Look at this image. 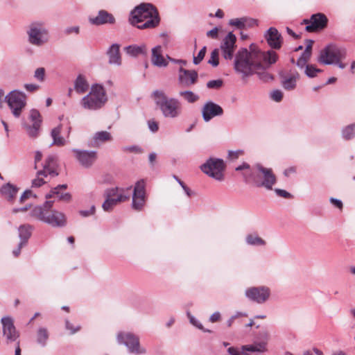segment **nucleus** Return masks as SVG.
<instances>
[{"label": "nucleus", "mask_w": 355, "mask_h": 355, "mask_svg": "<svg viewBox=\"0 0 355 355\" xmlns=\"http://www.w3.org/2000/svg\"><path fill=\"white\" fill-rule=\"evenodd\" d=\"M277 54L273 51H261L256 45L252 44L249 49L240 50L235 58L234 69L244 77L259 73L277 60Z\"/></svg>", "instance_id": "nucleus-1"}, {"label": "nucleus", "mask_w": 355, "mask_h": 355, "mask_svg": "<svg viewBox=\"0 0 355 355\" xmlns=\"http://www.w3.org/2000/svg\"><path fill=\"white\" fill-rule=\"evenodd\" d=\"M66 189V184L55 187L50 193L46 195V197L48 200L42 207L37 206L31 210V216L54 227L64 226L67 222L66 216L62 212L52 210L53 202L49 200V199L53 198L69 202L71 200V195L69 193H63V191Z\"/></svg>", "instance_id": "nucleus-2"}, {"label": "nucleus", "mask_w": 355, "mask_h": 355, "mask_svg": "<svg viewBox=\"0 0 355 355\" xmlns=\"http://www.w3.org/2000/svg\"><path fill=\"white\" fill-rule=\"evenodd\" d=\"M236 170H243V175L245 181L253 183L258 187H264L268 189H272V186L276 182V178L272 169L264 168L260 164L250 168L248 164H243L236 167Z\"/></svg>", "instance_id": "nucleus-3"}, {"label": "nucleus", "mask_w": 355, "mask_h": 355, "mask_svg": "<svg viewBox=\"0 0 355 355\" xmlns=\"http://www.w3.org/2000/svg\"><path fill=\"white\" fill-rule=\"evenodd\" d=\"M130 21L140 29L151 28L158 25L159 18L155 7L149 3H143L131 12Z\"/></svg>", "instance_id": "nucleus-4"}, {"label": "nucleus", "mask_w": 355, "mask_h": 355, "mask_svg": "<svg viewBox=\"0 0 355 355\" xmlns=\"http://www.w3.org/2000/svg\"><path fill=\"white\" fill-rule=\"evenodd\" d=\"M107 101L104 87L96 84L92 86L89 93L80 100V105L85 110H96L104 106Z\"/></svg>", "instance_id": "nucleus-5"}, {"label": "nucleus", "mask_w": 355, "mask_h": 355, "mask_svg": "<svg viewBox=\"0 0 355 355\" xmlns=\"http://www.w3.org/2000/svg\"><path fill=\"white\" fill-rule=\"evenodd\" d=\"M154 96L157 105L165 117L176 118L180 115L182 105L178 99L168 98L161 91H156L154 93Z\"/></svg>", "instance_id": "nucleus-6"}, {"label": "nucleus", "mask_w": 355, "mask_h": 355, "mask_svg": "<svg viewBox=\"0 0 355 355\" xmlns=\"http://www.w3.org/2000/svg\"><path fill=\"white\" fill-rule=\"evenodd\" d=\"M270 340V334L267 331L259 333L257 340L251 345H243L240 349L230 347L227 352L231 355H254L253 353H263L268 351V343Z\"/></svg>", "instance_id": "nucleus-7"}, {"label": "nucleus", "mask_w": 355, "mask_h": 355, "mask_svg": "<svg viewBox=\"0 0 355 355\" xmlns=\"http://www.w3.org/2000/svg\"><path fill=\"white\" fill-rule=\"evenodd\" d=\"M131 195L130 189L112 188L105 191V200L102 207L105 211H110L118 204L128 200Z\"/></svg>", "instance_id": "nucleus-8"}, {"label": "nucleus", "mask_w": 355, "mask_h": 355, "mask_svg": "<svg viewBox=\"0 0 355 355\" xmlns=\"http://www.w3.org/2000/svg\"><path fill=\"white\" fill-rule=\"evenodd\" d=\"M26 95L19 90H13L6 96L5 101L15 117L21 116L26 105Z\"/></svg>", "instance_id": "nucleus-9"}, {"label": "nucleus", "mask_w": 355, "mask_h": 355, "mask_svg": "<svg viewBox=\"0 0 355 355\" xmlns=\"http://www.w3.org/2000/svg\"><path fill=\"white\" fill-rule=\"evenodd\" d=\"M201 170L210 177L217 180H223L225 164L222 159L210 158L201 166Z\"/></svg>", "instance_id": "nucleus-10"}, {"label": "nucleus", "mask_w": 355, "mask_h": 355, "mask_svg": "<svg viewBox=\"0 0 355 355\" xmlns=\"http://www.w3.org/2000/svg\"><path fill=\"white\" fill-rule=\"evenodd\" d=\"M57 162L55 157L49 156L46 159L45 164L43 167V170L37 172V178L33 181V186L39 187L46 183V181L43 180V177L46 178L48 175L54 177L58 175L56 171Z\"/></svg>", "instance_id": "nucleus-11"}, {"label": "nucleus", "mask_w": 355, "mask_h": 355, "mask_svg": "<svg viewBox=\"0 0 355 355\" xmlns=\"http://www.w3.org/2000/svg\"><path fill=\"white\" fill-rule=\"evenodd\" d=\"M345 56V52L343 49L329 45L321 51L319 61L327 64L338 63Z\"/></svg>", "instance_id": "nucleus-12"}, {"label": "nucleus", "mask_w": 355, "mask_h": 355, "mask_svg": "<svg viewBox=\"0 0 355 355\" xmlns=\"http://www.w3.org/2000/svg\"><path fill=\"white\" fill-rule=\"evenodd\" d=\"M29 41L32 44L40 46L48 41L46 30L41 24H32L28 31Z\"/></svg>", "instance_id": "nucleus-13"}, {"label": "nucleus", "mask_w": 355, "mask_h": 355, "mask_svg": "<svg viewBox=\"0 0 355 355\" xmlns=\"http://www.w3.org/2000/svg\"><path fill=\"white\" fill-rule=\"evenodd\" d=\"M117 338L119 343H124L130 352L137 354L145 352V350L139 347V338L135 335L121 332L118 334Z\"/></svg>", "instance_id": "nucleus-14"}, {"label": "nucleus", "mask_w": 355, "mask_h": 355, "mask_svg": "<svg viewBox=\"0 0 355 355\" xmlns=\"http://www.w3.org/2000/svg\"><path fill=\"white\" fill-rule=\"evenodd\" d=\"M245 295L250 300L261 304L268 299L270 290L265 286L251 287L246 290Z\"/></svg>", "instance_id": "nucleus-15"}, {"label": "nucleus", "mask_w": 355, "mask_h": 355, "mask_svg": "<svg viewBox=\"0 0 355 355\" xmlns=\"http://www.w3.org/2000/svg\"><path fill=\"white\" fill-rule=\"evenodd\" d=\"M145 182L143 180L136 183L132 198V206L136 210H141L146 201Z\"/></svg>", "instance_id": "nucleus-16"}, {"label": "nucleus", "mask_w": 355, "mask_h": 355, "mask_svg": "<svg viewBox=\"0 0 355 355\" xmlns=\"http://www.w3.org/2000/svg\"><path fill=\"white\" fill-rule=\"evenodd\" d=\"M236 41V36L232 33H229L223 39L220 49L225 59L231 60L233 58Z\"/></svg>", "instance_id": "nucleus-17"}, {"label": "nucleus", "mask_w": 355, "mask_h": 355, "mask_svg": "<svg viewBox=\"0 0 355 355\" xmlns=\"http://www.w3.org/2000/svg\"><path fill=\"white\" fill-rule=\"evenodd\" d=\"M3 325V336L6 338L7 343L15 341L19 338V333L17 331L12 318L9 317L1 319Z\"/></svg>", "instance_id": "nucleus-18"}, {"label": "nucleus", "mask_w": 355, "mask_h": 355, "mask_svg": "<svg viewBox=\"0 0 355 355\" xmlns=\"http://www.w3.org/2000/svg\"><path fill=\"white\" fill-rule=\"evenodd\" d=\"M198 79V74L194 70H187L180 68L178 80L182 87H189L196 84Z\"/></svg>", "instance_id": "nucleus-19"}, {"label": "nucleus", "mask_w": 355, "mask_h": 355, "mask_svg": "<svg viewBox=\"0 0 355 355\" xmlns=\"http://www.w3.org/2000/svg\"><path fill=\"white\" fill-rule=\"evenodd\" d=\"M304 23L308 32H314L324 28L327 26V19L324 15L318 13L313 15L309 21L304 20Z\"/></svg>", "instance_id": "nucleus-20"}, {"label": "nucleus", "mask_w": 355, "mask_h": 355, "mask_svg": "<svg viewBox=\"0 0 355 355\" xmlns=\"http://www.w3.org/2000/svg\"><path fill=\"white\" fill-rule=\"evenodd\" d=\"M30 119L33 122L31 126L27 128L28 134L31 137H36L39 135L40 125L42 123V116L38 110H32L30 112Z\"/></svg>", "instance_id": "nucleus-21"}, {"label": "nucleus", "mask_w": 355, "mask_h": 355, "mask_svg": "<svg viewBox=\"0 0 355 355\" xmlns=\"http://www.w3.org/2000/svg\"><path fill=\"white\" fill-rule=\"evenodd\" d=\"M202 116L205 121H210L212 118L216 116H220L223 114V108L212 102L206 103L202 108Z\"/></svg>", "instance_id": "nucleus-22"}, {"label": "nucleus", "mask_w": 355, "mask_h": 355, "mask_svg": "<svg viewBox=\"0 0 355 355\" xmlns=\"http://www.w3.org/2000/svg\"><path fill=\"white\" fill-rule=\"evenodd\" d=\"M76 157L79 162L84 166H91L96 159V153L94 151H81L73 150Z\"/></svg>", "instance_id": "nucleus-23"}, {"label": "nucleus", "mask_w": 355, "mask_h": 355, "mask_svg": "<svg viewBox=\"0 0 355 355\" xmlns=\"http://www.w3.org/2000/svg\"><path fill=\"white\" fill-rule=\"evenodd\" d=\"M268 45L275 49L282 46V37L278 31L275 28H270L265 35Z\"/></svg>", "instance_id": "nucleus-24"}, {"label": "nucleus", "mask_w": 355, "mask_h": 355, "mask_svg": "<svg viewBox=\"0 0 355 355\" xmlns=\"http://www.w3.org/2000/svg\"><path fill=\"white\" fill-rule=\"evenodd\" d=\"M89 21L94 25H101L109 23L112 24L114 21V17L105 10H101L98 16L95 17H89Z\"/></svg>", "instance_id": "nucleus-25"}, {"label": "nucleus", "mask_w": 355, "mask_h": 355, "mask_svg": "<svg viewBox=\"0 0 355 355\" xmlns=\"http://www.w3.org/2000/svg\"><path fill=\"white\" fill-rule=\"evenodd\" d=\"M151 60L157 67H166L168 64L167 59L162 55L161 46H157L152 49Z\"/></svg>", "instance_id": "nucleus-26"}, {"label": "nucleus", "mask_w": 355, "mask_h": 355, "mask_svg": "<svg viewBox=\"0 0 355 355\" xmlns=\"http://www.w3.org/2000/svg\"><path fill=\"white\" fill-rule=\"evenodd\" d=\"M299 79L297 73H290L285 76L282 80L283 87L286 90H293L296 87V83Z\"/></svg>", "instance_id": "nucleus-27"}, {"label": "nucleus", "mask_w": 355, "mask_h": 355, "mask_svg": "<svg viewBox=\"0 0 355 355\" xmlns=\"http://www.w3.org/2000/svg\"><path fill=\"white\" fill-rule=\"evenodd\" d=\"M89 85L86 78L83 75H79L75 80L74 89L76 92L82 94L88 91Z\"/></svg>", "instance_id": "nucleus-28"}, {"label": "nucleus", "mask_w": 355, "mask_h": 355, "mask_svg": "<svg viewBox=\"0 0 355 355\" xmlns=\"http://www.w3.org/2000/svg\"><path fill=\"white\" fill-rule=\"evenodd\" d=\"M109 61L111 64L120 65L121 64V58L119 53V46L113 44L108 51Z\"/></svg>", "instance_id": "nucleus-29"}, {"label": "nucleus", "mask_w": 355, "mask_h": 355, "mask_svg": "<svg viewBox=\"0 0 355 355\" xmlns=\"http://www.w3.org/2000/svg\"><path fill=\"white\" fill-rule=\"evenodd\" d=\"M112 140V137L111 134L107 131L97 132L93 137V143L94 146H99L103 143Z\"/></svg>", "instance_id": "nucleus-30"}, {"label": "nucleus", "mask_w": 355, "mask_h": 355, "mask_svg": "<svg viewBox=\"0 0 355 355\" xmlns=\"http://www.w3.org/2000/svg\"><path fill=\"white\" fill-rule=\"evenodd\" d=\"M17 189L10 184H7L1 187V192L2 195L10 201H12L17 193Z\"/></svg>", "instance_id": "nucleus-31"}, {"label": "nucleus", "mask_w": 355, "mask_h": 355, "mask_svg": "<svg viewBox=\"0 0 355 355\" xmlns=\"http://www.w3.org/2000/svg\"><path fill=\"white\" fill-rule=\"evenodd\" d=\"M125 52L132 56H137L141 54H146L147 49L146 45L137 46L130 45L125 48Z\"/></svg>", "instance_id": "nucleus-32"}, {"label": "nucleus", "mask_w": 355, "mask_h": 355, "mask_svg": "<svg viewBox=\"0 0 355 355\" xmlns=\"http://www.w3.org/2000/svg\"><path fill=\"white\" fill-rule=\"evenodd\" d=\"M62 129V125H60L53 129L51 132V136L53 139L54 144L59 146H64L66 144L65 139L63 137H60Z\"/></svg>", "instance_id": "nucleus-33"}, {"label": "nucleus", "mask_w": 355, "mask_h": 355, "mask_svg": "<svg viewBox=\"0 0 355 355\" xmlns=\"http://www.w3.org/2000/svg\"><path fill=\"white\" fill-rule=\"evenodd\" d=\"M19 234L21 238L20 245H24L31 234V227L26 225H21L19 228Z\"/></svg>", "instance_id": "nucleus-34"}, {"label": "nucleus", "mask_w": 355, "mask_h": 355, "mask_svg": "<svg viewBox=\"0 0 355 355\" xmlns=\"http://www.w3.org/2000/svg\"><path fill=\"white\" fill-rule=\"evenodd\" d=\"M49 338V332L45 328H40L37 332V342L42 346H45Z\"/></svg>", "instance_id": "nucleus-35"}, {"label": "nucleus", "mask_w": 355, "mask_h": 355, "mask_svg": "<svg viewBox=\"0 0 355 355\" xmlns=\"http://www.w3.org/2000/svg\"><path fill=\"white\" fill-rule=\"evenodd\" d=\"M180 96L190 103H195L199 99V96L190 91L180 92Z\"/></svg>", "instance_id": "nucleus-36"}, {"label": "nucleus", "mask_w": 355, "mask_h": 355, "mask_svg": "<svg viewBox=\"0 0 355 355\" xmlns=\"http://www.w3.org/2000/svg\"><path fill=\"white\" fill-rule=\"evenodd\" d=\"M246 241L250 245H263L265 241L257 234H249L246 237Z\"/></svg>", "instance_id": "nucleus-37"}, {"label": "nucleus", "mask_w": 355, "mask_h": 355, "mask_svg": "<svg viewBox=\"0 0 355 355\" xmlns=\"http://www.w3.org/2000/svg\"><path fill=\"white\" fill-rule=\"evenodd\" d=\"M313 44V41L311 40H306L305 42V50L300 58H304L306 61H309L311 55V50Z\"/></svg>", "instance_id": "nucleus-38"}, {"label": "nucleus", "mask_w": 355, "mask_h": 355, "mask_svg": "<svg viewBox=\"0 0 355 355\" xmlns=\"http://www.w3.org/2000/svg\"><path fill=\"white\" fill-rule=\"evenodd\" d=\"M355 135V123L348 125L343 131V138L350 139Z\"/></svg>", "instance_id": "nucleus-39"}, {"label": "nucleus", "mask_w": 355, "mask_h": 355, "mask_svg": "<svg viewBox=\"0 0 355 355\" xmlns=\"http://www.w3.org/2000/svg\"><path fill=\"white\" fill-rule=\"evenodd\" d=\"M320 72H321V70L312 64H307L306 67L305 73L310 78L315 77L317 73Z\"/></svg>", "instance_id": "nucleus-40"}, {"label": "nucleus", "mask_w": 355, "mask_h": 355, "mask_svg": "<svg viewBox=\"0 0 355 355\" xmlns=\"http://www.w3.org/2000/svg\"><path fill=\"white\" fill-rule=\"evenodd\" d=\"M218 56H219V50L218 49H214L211 53L210 58L208 62L214 67H217L218 65Z\"/></svg>", "instance_id": "nucleus-41"}, {"label": "nucleus", "mask_w": 355, "mask_h": 355, "mask_svg": "<svg viewBox=\"0 0 355 355\" xmlns=\"http://www.w3.org/2000/svg\"><path fill=\"white\" fill-rule=\"evenodd\" d=\"M245 20L244 17L232 19L230 21L231 26H236L239 28H244Z\"/></svg>", "instance_id": "nucleus-42"}, {"label": "nucleus", "mask_w": 355, "mask_h": 355, "mask_svg": "<svg viewBox=\"0 0 355 355\" xmlns=\"http://www.w3.org/2000/svg\"><path fill=\"white\" fill-rule=\"evenodd\" d=\"M34 77L39 81H44L45 78V69L43 67L37 68L34 74Z\"/></svg>", "instance_id": "nucleus-43"}, {"label": "nucleus", "mask_w": 355, "mask_h": 355, "mask_svg": "<svg viewBox=\"0 0 355 355\" xmlns=\"http://www.w3.org/2000/svg\"><path fill=\"white\" fill-rule=\"evenodd\" d=\"M223 85L222 80H214L207 83V86L209 89H219Z\"/></svg>", "instance_id": "nucleus-44"}, {"label": "nucleus", "mask_w": 355, "mask_h": 355, "mask_svg": "<svg viewBox=\"0 0 355 355\" xmlns=\"http://www.w3.org/2000/svg\"><path fill=\"white\" fill-rule=\"evenodd\" d=\"M207 48L204 46L198 53L197 56L193 58V62L196 64H199L204 58L206 53Z\"/></svg>", "instance_id": "nucleus-45"}, {"label": "nucleus", "mask_w": 355, "mask_h": 355, "mask_svg": "<svg viewBox=\"0 0 355 355\" xmlns=\"http://www.w3.org/2000/svg\"><path fill=\"white\" fill-rule=\"evenodd\" d=\"M270 96L273 101L279 102L283 98V93L280 90H275L271 93Z\"/></svg>", "instance_id": "nucleus-46"}, {"label": "nucleus", "mask_w": 355, "mask_h": 355, "mask_svg": "<svg viewBox=\"0 0 355 355\" xmlns=\"http://www.w3.org/2000/svg\"><path fill=\"white\" fill-rule=\"evenodd\" d=\"M31 198H35V196L33 194V192L31 191L27 190L21 196L20 198V202L21 203L25 202L26 200L30 199Z\"/></svg>", "instance_id": "nucleus-47"}, {"label": "nucleus", "mask_w": 355, "mask_h": 355, "mask_svg": "<svg viewBox=\"0 0 355 355\" xmlns=\"http://www.w3.org/2000/svg\"><path fill=\"white\" fill-rule=\"evenodd\" d=\"M245 24H244V28H249V27H253L257 25V20L252 19V18H248L244 17Z\"/></svg>", "instance_id": "nucleus-48"}, {"label": "nucleus", "mask_w": 355, "mask_h": 355, "mask_svg": "<svg viewBox=\"0 0 355 355\" xmlns=\"http://www.w3.org/2000/svg\"><path fill=\"white\" fill-rule=\"evenodd\" d=\"M148 125L149 129L153 132H157L159 129L158 123L156 121H155L154 119L149 120L148 121Z\"/></svg>", "instance_id": "nucleus-49"}, {"label": "nucleus", "mask_w": 355, "mask_h": 355, "mask_svg": "<svg viewBox=\"0 0 355 355\" xmlns=\"http://www.w3.org/2000/svg\"><path fill=\"white\" fill-rule=\"evenodd\" d=\"M246 317L247 315L242 313H237L236 315H233L228 321H227V325L228 327H231L234 322L235 320L239 318L240 317Z\"/></svg>", "instance_id": "nucleus-50"}, {"label": "nucleus", "mask_w": 355, "mask_h": 355, "mask_svg": "<svg viewBox=\"0 0 355 355\" xmlns=\"http://www.w3.org/2000/svg\"><path fill=\"white\" fill-rule=\"evenodd\" d=\"M95 212V207L92 206L89 210L87 211H80V214L84 217L89 216L90 215L94 214Z\"/></svg>", "instance_id": "nucleus-51"}, {"label": "nucleus", "mask_w": 355, "mask_h": 355, "mask_svg": "<svg viewBox=\"0 0 355 355\" xmlns=\"http://www.w3.org/2000/svg\"><path fill=\"white\" fill-rule=\"evenodd\" d=\"M218 35V28H214V29H212L207 33V37L213 38V39L217 38Z\"/></svg>", "instance_id": "nucleus-52"}, {"label": "nucleus", "mask_w": 355, "mask_h": 355, "mask_svg": "<svg viewBox=\"0 0 355 355\" xmlns=\"http://www.w3.org/2000/svg\"><path fill=\"white\" fill-rule=\"evenodd\" d=\"M24 87L28 92H34L39 89V86L35 84H26Z\"/></svg>", "instance_id": "nucleus-53"}, {"label": "nucleus", "mask_w": 355, "mask_h": 355, "mask_svg": "<svg viewBox=\"0 0 355 355\" xmlns=\"http://www.w3.org/2000/svg\"><path fill=\"white\" fill-rule=\"evenodd\" d=\"M188 317L189 318L190 322L194 325L195 327H198L200 329H202V326L195 319L194 317L191 316L189 313H188Z\"/></svg>", "instance_id": "nucleus-54"}, {"label": "nucleus", "mask_w": 355, "mask_h": 355, "mask_svg": "<svg viewBox=\"0 0 355 355\" xmlns=\"http://www.w3.org/2000/svg\"><path fill=\"white\" fill-rule=\"evenodd\" d=\"M65 33L67 35L71 34V33H76L78 34L79 33V27L78 26H72L69 27L64 31Z\"/></svg>", "instance_id": "nucleus-55"}, {"label": "nucleus", "mask_w": 355, "mask_h": 355, "mask_svg": "<svg viewBox=\"0 0 355 355\" xmlns=\"http://www.w3.org/2000/svg\"><path fill=\"white\" fill-rule=\"evenodd\" d=\"M275 191H276V193L281 197H283L285 198H288L291 197V194L289 193H288L287 191H286L285 190L276 189Z\"/></svg>", "instance_id": "nucleus-56"}, {"label": "nucleus", "mask_w": 355, "mask_h": 355, "mask_svg": "<svg viewBox=\"0 0 355 355\" xmlns=\"http://www.w3.org/2000/svg\"><path fill=\"white\" fill-rule=\"evenodd\" d=\"M220 320V314L219 312L213 313L210 317V321L211 322H218Z\"/></svg>", "instance_id": "nucleus-57"}, {"label": "nucleus", "mask_w": 355, "mask_h": 355, "mask_svg": "<svg viewBox=\"0 0 355 355\" xmlns=\"http://www.w3.org/2000/svg\"><path fill=\"white\" fill-rule=\"evenodd\" d=\"M175 178L177 180V181L179 182V184L182 186L187 196H190V189L184 184V183L178 179L177 177H175Z\"/></svg>", "instance_id": "nucleus-58"}, {"label": "nucleus", "mask_w": 355, "mask_h": 355, "mask_svg": "<svg viewBox=\"0 0 355 355\" xmlns=\"http://www.w3.org/2000/svg\"><path fill=\"white\" fill-rule=\"evenodd\" d=\"M331 202L336 207H337L339 209H342L343 208V203L340 200H336V199H334V198H331Z\"/></svg>", "instance_id": "nucleus-59"}, {"label": "nucleus", "mask_w": 355, "mask_h": 355, "mask_svg": "<svg viewBox=\"0 0 355 355\" xmlns=\"http://www.w3.org/2000/svg\"><path fill=\"white\" fill-rule=\"evenodd\" d=\"M42 157V155L41 153L37 152L35 153V168L37 167V164L39 162L41 161Z\"/></svg>", "instance_id": "nucleus-60"}, {"label": "nucleus", "mask_w": 355, "mask_h": 355, "mask_svg": "<svg viewBox=\"0 0 355 355\" xmlns=\"http://www.w3.org/2000/svg\"><path fill=\"white\" fill-rule=\"evenodd\" d=\"M242 153L241 151H236V152H230L229 156L232 159L238 158L240 155H241Z\"/></svg>", "instance_id": "nucleus-61"}, {"label": "nucleus", "mask_w": 355, "mask_h": 355, "mask_svg": "<svg viewBox=\"0 0 355 355\" xmlns=\"http://www.w3.org/2000/svg\"><path fill=\"white\" fill-rule=\"evenodd\" d=\"M308 61H306V60H304V58H300L297 62V66L300 67H303L304 65H306V64L307 63Z\"/></svg>", "instance_id": "nucleus-62"}, {"label": "nucleus", "mask_w": 355, "mask_h": 355, "mask_svg": "<svg viewBox=\"0 0 355 355\" xmlns=\"http://www.w3.org/2000/svg\"><path fill=\"white\" fill-rule=\"evenodd\" d=\"M66 327L67 329L71 330L72 334L78 331L80 329V327H77L76 329H73L68 321L66 322Z\"/></svg>", "instance_id": "nucleus-63"}, {"label": "nucleus", "mask_w": 355, "mask_h": 355, "mask_svg": "<svg viewBox=\"0 0 355 355\" xmlns=\"http://www.w3.org/2000/svg\"><path fill=\"white\" fill-rule=\"evenodd\" d=\"M5 96H4V92L2 89H0V107H1V105H3V102L6 101H5Z\"/></svg>", "instance_id": "nucleus-64"}]
</instances>
